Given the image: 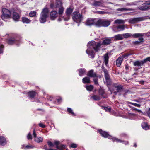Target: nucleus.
Returning a JSON list of instances; mask_svg holds the SVG:
<instances>
[{
    "mask_svg": "<svg viewBox=\"0 0 150 150\" xmlns=\"http://www.w3.org/2000/svg\"><path fill=\"white\" fill-rule=\"evenodd\" d=\"M112 39L110 38H105L103 40L102 43H97L94 41H92L89 43L88 47L91 49H94L96 52L99 50V48L102 45H107L112 43Z\"/></svg>",
    "mask_w": 150,
    "mask_h": 150,
    "instance_id": "1",
    "label": "nucleus"
},
{
    "mask_svg": "<svg viewBox=\"0 0 150 150\" xmlns=\"http://www.w3.org/2000/svg\"><path fill=\"white\" fill-rule=\"evenodd\" d=\"M49 9L47 7L44 8L41 13L39 19L40 22L44 23L47 21V18L48 16Z\"/></svg>",
    "mask_w": 150,
    "mask_h": 150,
    "instance_id": "2",
    "label": "nucleus"
},
{
    "mask_svg": "<svg viewBox=\"0 0 150 150\" xmlns=\"http://www.w3.org/2000/svg\"><path fill=\"white\" fill-rule=\"evenodd\" d=\"M73 20L77 23H79L83 20V17L81 14L78 11H75L73 13L72 15Z\"/></svg>",
    "mask_w": 150,
    "mask_h": 150,
    "instance_id": "3",
    "label": "nucleus"
},
{
    "mask_svg": "<svg viewBox=\"0 0 150 150\" xmlns=\"http://www.w3.org/2000/svg\"><path fill=\"white\" fill-rule=\"evenodd\" d=\"M110 23L108 20L99 19L96 21V25L98 27H107L110 25Z\"/></svg>",
    "mask_w": 150,
    "mask_h": 150,
    "instance_id": "4",
    "label": "nucleus"
},
{
    "mask_svg": "<svg viewBox=\"0 0 150 150\" xmlns=\"http://www.w3.org/2000/svg\"><path fill=\"white\" fill-rule=\"evenodd\" d=\"M150 33H137L132 34L128 33L122 34V36L125 38H128L132 36L134 38H137L139 36H145L148 34H149Z\"/></svg>",
    "mask_w": 150,
    "mask_h": 150,
    "instance_id": "5",
    "label": "nucleus"
},
{
    "mask_svg": "<svg viewBox=\"0 0 150 150\" xmlns=\"http://www.w3.org/2000/svg\"><path fill=\"white\" fill-rule=\"evenodd\" d=\"M2 14L1 17L2 19L5 21V19L10 18L11 15V11L6 8H3L2 9Z\"/></svg>",
    "mask_w": 150,
    "mask_h": 150,
    "instance_id": "6",
    "label": "nucleus"
},
{
    "mask_svg": "<svg viewBox=\"0 0 150 150\" xmlns=\"http://www.w3.org/2000/svg\"><path fill=\"white\" fill-rule=\"evenodd\" d=\"M73 9L74 8L71 7H70L66 9L65 13L66 17L64 16L62 17L64 21H67L70 19L71 14L72 12Z\"/></svg>",
    "mask_w": 150,
    "mask_h": 150,
    "instance_id": "7",
    "label": "nucleus"
},
{
    "mask_svg": "<svg viewBox=\"0 0 150 150\" xmlns=\"http://www.w3.org/2000/svg\"><path fill=\"white\" fill-rule=\"evenodd\" d=\"M98 131L102 137L105 138H108L109 139H111L113 142H114L113 139H115V137L111 136L109 134L108 132L103 131L101 129H99Z\"/></svg>",
    "mask_w": 150,
    "mask_h": 150,
    "instance_id": "8",
    "label": "nucleus"
},
{
    "mask_svg": "<svg viewBox=\"0 0 150 150\" xmlns=\"http://www.w3.org/2000/svg\"><path fill=\"white\" fill-rule=\"evenodd\" d=\"M150 2L146 1L145 3L141 5L138 7V9L142 11H145L150 9Z\"/></svg>",
    "mask_w": 150,
    "mask_h": 150,
    "instance_id": "9",
    "label": "nucleus"
},
{
    "mask_svg": "<svg viewBox=\"0 0 150 150\" xmlns=\"http://www.w3.org/2000/svg\"><path fill=\"white\" fill-rule=\"evenodd\" d=\"M144 64L143 60H137L133 62V65L135 66H137L138 67H135L134 70L135 71H137L138 69L142 68L141 67Z\"/></svg>",
    "mask_w": 150,
    "mask_h": 150,
    "instance_id": "10",
    "label": "nucleus"
},
{
    "mask_svg": "<svg viewBox=\"0 0 150 150\" xmlns=\"http://www.w3.org/2000/svg\"><path fill=\"white\" fill-rule=\"evenodd\" d=\"M96 19L94 18H88L86 21V24L88 26H91L93 25H95L96 21Z\"/></svg>",
    "mask_w": 150,
    "mask_h": 150,
    "instance_id": "11",
    "label": "nucleus"
},
{
    "mask_svg": "<svg viewBox=\"0 0 150 150\" xmlns=\"http://www.w3.org/2000/svg\"><path fill=\"white\" fill-rule=\"evenodd\" d=\"M143 20V17L134 18L130 19L129 20V22L131 24H134Z\"/></svg>",
    "mask_w": 150,
    "mask_h": 150,
    "instance_id": "12",
    "label": "nucleus"
},
{
    "mask_svg": "<svg viewBox=\"0 0 150 150\" xmlns=\"http://www.w3.org/2000/svg\"><path fill=\"white\" fill-rule=\"evenodd\" d=\"M125 29V26L124 25H118L114 27L113 29V30L115 32H117L123 30Z\"/></svg>",
    "mask_w": 150,
    "mask_h": 150,
    "instance_id": "13",
    "label": "nucleus"
},
{
    "mask_svg": "<svg viewBox=\"0 0 150 150\" xmlns=\"http://www.w3.org/2000/svg\"><path fill=\"white\" fill-rule=\"evenodd\" d=\"M57 12L54 10L52 11L50 13V17L51 20H54L58 17Z\"/></svg>",
    "mask_w": 150,
    "mask_h": 150,
    "instance_id": "14",
    "label": "nucleus"
},
{
    "mask_svg": "<svg viewBox=\"0 0 150 150\" xmlns=\"http://www.w3.org/2000/svg\"><path fill=\"white\" fill-rule=\"evenodd\" d=\"M89 43V42L88 43V49L86 50V52L88 55L91 56V58H93L95 56V53L94 51L92 50L93 49L89 48L88 47ZM93 50H94V49H93Z\"/></svg>",
    "mask_w": 150,
    "mask_h": 150,
    "instance_id": "15",
    "label": "nucleus"
},
{
    "mask_svg": "<svg viewBox=\"0 0 150 150\" xmlns=\"http://www.w3.org/2000/svg\"><path fill=\"white\" fill-rule=\"evenodd\" d=\"M113 86L116 89L117 92H119V93L121 92L123 90V86L121 85H119L117 83H113Z\"/></svg>",
    "mask_w": 150,
    "mask_h": 150,
    "instance_id": "16",
    "label": "nucleus"
},
{
    "mask_svg": "<svg viewBox=\"0 0 150 150\" xmlns=\"http://www.w3.org/2000/svg\"><path fill=\"white\" fill-rule=\"evenodd\" d=\"M37 94V92L35 91H29L27 93L28 96L29 98L30 99H32L34 98Z\"/></svg>",
    "mask_w": 150,
    "mask_h": 150,
    "instance_id": "17",
    "label": "nucleus"
},
{
    "mask_svg": "<svg viewBox=\"0 0 150 150\" xmlns=\"http://www.w3.org/2000/svg\"><path fill=\"white\" fill-rule=\"evenodd\" d=\"M87 75L89 78L98 77V76L96 75V73L94 72V70L93 69L89 70L88 72Z\"/></svg>",
    "mask_w": 150,
    "mask_h": 150,
    "instance_id": "18",
    "label": "nucleus"
},
{
    "mask_svg": "<svg viewBox=\"0 0 150 150\" xmlns=\"http://www.w3.org/2000/svg\"><path fill=\"white\" fill-rule=\"evenodd\" d=\"M20 15L16 12H13L12 14V18L15 21H19Z\"/></svg>",
    "mask_w": 150,
    "mask_h": 150,
    "instance_id": "19",
    "label": "nucleus"
},
{
    "mask_svg": "<svg viewBox=\"0 0 150 150\" xmlns=\"http://www.w3.org/2000/svg\"><path fill=\"white\" fill-rule=\"evenodd\" d=\"M101 68L104 73L105 79L110 77L108 71L105 68L103 65H102Z\"/></svg>",
    "mask_w": 150,
    "mask_h": 150,
    "instance_id": "20",
    "label": "nucleus"
},
{
    "mask_svg": "<svg viewBox=\"0 0 150 150\" xmlns=\"http://www.w3.org/2000/svg\"><path fill=\"white\" fill-rule=\"evenodd\" d=\"M105 84H106V85L108 86L109 90H110V86L112 84L113 85V83L112 81L110 79V77L105 78Z\"/></svg>",
    "mask_w": 150,
    "mask_h": 150,
    "instance_id": "21",
    "label": "nucleus"
},
{
    "mask_svg": "<svg viewBox=\"0 0 150 150\" xmlns=\"http://www.w3.org/2000/svg\"><path fill=\"white\" fill-rule=\"evenodd\" d=\"M98 92L99 95H100L102 97L104 98H107V96L105 95L106 93L105 90L103 88H100L99 89Z\"/></svg>",
    "mask_w": 150,
    "mask_h": 150,
    "instance_id": "22",
    "label": "nucleus"
},
{
    "mask_svg": "<svg viewBox=\"0 0 150 150\" xmlns=\"http://www.w3.org/2000/svg\"><path fill=\"white\" fill-rule=\"evenodd\" d=\"M7 143L6 139L2 136H0V145L2 146H4Z\"/></svg>",
    "mask_w": 150,
    "mask_h": 150,
    "instance_id": "23",
    "label": "nucleus"
},
{
    "mask_svg": "<svg viewBox=\"0 0 150 150\" xmlns=\"http://www.w3.org/2000/svg\"><path fill=\"white\" fill-rule=\"evenodd\" d=\"M18 40L13 37H11L8 39V43L9 45H12L17 42Z\"/></svg>",
    "mask_w": 150,
    "mask_h": 150,
    "instance_id": "24",
    "label": "nucleus"
},
{
    "mask_svg": "<svg viewBox=\"0 0 150 150\" xmlns=\"http://www.w3.org/2000/svg\"><path fill=\"white\" fill-rule=\"evenodd\" d=\"M114 140L113 142H117L122 143L125 145H128L129 144V142L128 141H125L119 139L116 137H115V139H113Z\"/></svg>",
    "mask_w": 150,
    "mask_h": 150,
    "instance_id": "25",
    "label": "nucleus"
},
{
    "mask_svg": "<svg viewBox=\"0 0 150 150\" xmlns=\"http://www.w3.org/2000/svg\"><path fill=\"white\" fill-rule=\"evenodd\" d=\"M21 21L23 23L28 24L31 22V20L26 17H23L21 18Z\"/></svg>",
    "mask_w": 150,
    "mask_h": 150,
    "instance_id": "26",
    "label": "nucleus"
},
{
    "mask_svg": "<svg viewBox=\"0 0 150 150\" xmlns=\"http://www.w3.org/2000/svg\"><path fill=\"white\" fill-rule=\"evenodd\" d=\"M63 7L62 3L59 0H57L55 3V8H59L60 7Z\"/></svg>",
    "mask_w": 150,
    "mask_h": 150,
    "instance_id": "27",
    "label": "nucleus"
},
{
    "mask_svg": "<svg viewBox=\"0 0 150 150\" xmlns=\"http://www.w3.org/2000/svg\"><path fill=\"white\" fill-rule=\"evenodd\" d=\"M123 60V57H119L116 60V65L118 67H120Z\"/></svg>",
    "mask_w": 150,
    "mask_h": 150,
    "instance_id": "28",
    "label": "nucleus"
},
{
    "mask_svg": "<svg viewBox=\"0 0 150 150\" xmlns=\"http://www.w3.org/2000/svg\"><path fill=\"white\" fill-rule=\"evenodd\" d=\"M82 81L83 83L84 84H88L91 83L90 78L88 77H86L83 78L82 79Z\"/></svg>",
    "mask_w": 150,
    "mask_h": 150,
    "instance_id": "29",
    "label": "nucleus"
},
{
    "mask_svg": "<svg viewBox=\"0 0 150 150\" xmlns=\"http://www.w3.org/2000/svg\"><path fill=\"white\" fill-rule=\"evenodd\" d=\"M122 34H118L117 35H115L114 37V39L115 40H122L123 38L122 37Z\"/></svg>",
    "mask_w": 150,
    "mask_h": 150,
    "instance_id": "30",
    "label": "nucleus"
},
{
    "mask_svg": "<svg viewBox=\"0 0 150 150\" xmlns=\"http://www.w3.org/2000/svg\"><path fill=\"white\" fill-rule=\"evenodd\" d=\"M79 72V74L80 76H82L83 74H84L86 71V70L83 68L79 69H78Z\"/></svg>",
    "mask_w": 150,
    "mask_h": 150,
    "instance_id": "31",
    "label": "nucleus"
},
{
    "mask_svg": "<svg viewBox=\"0 0 150 150\" xmlns=\"http://www.w3.org/2000/svg\"><path fill=\"white\" fill-rule=\"evenodd\" d=\"M141 126L142 128L145 130H147L149 129V126L146 122H144L142 123Z\"/></svg>",
    "mask_w": 150,
    "mask_h": 150,
    "instance_id": "32",
    "label": "nucleus"
},
{
    "mask_svg": "<svg viewBox=\"0 0 150 150\" xmlns=\"http://www.w3.org/2000/svg\"><path fill=\"white\" fill-rule=\"evenodd\" d=\"M104 62L106 66L107 65L108 62L109 57L108 56V53H106L104 55Z\"/></svg>",
    "mask_w": 150,
    "mask_h": 150,
    "instance_id": "33",
    "label": "nucleus"
},
{
    "mask_svg": "<svg viewBox=\"0 0 150 150\" xmlns=\"http://www.w3.org/2000/svg\"><path fill=\"white\" fill-rule=\"evenodd\" d=\"M91 5L95 6H103L102 3L99 1H95Z\"/></svg>",
    "mask_w": 150,
    "mask_h": 150,
    "instance_id": "34",
    "label": "nucleus"
},
{
    "mask_svg": "<svg viewBox=\"0 0 150 150\" xmlns=\"http://www.w3.org/2000/svg\"><path fill=\"white\" fill-rule=\"evenodd\" d=\"M64 10V8L63 6L59 8L58 12H57V13L58 15H59V16H61L63 14Z\"/></svg>",
    "mask_w": 150,
    "mask_h": 150,
    "instance_id": "35",
    "label": "nucleus"
},
{
    "mask_svg": "<svg viewBox=\"0 0 150 150\" xmlns=\"http://www.w3.org/2000/svg\"><path fill=\"white\" fill-rule=\"evenodd\" d=\"M85 88L86 90L89 91H91L94 88L93 86V85H86L85 86Z\"/></svg>",
    "mask_w": 150,
    "mask_h": 150,
    "instance_id": "36",
    "label": "nucleus"
},
{
    "mask_svg": "<svg viewBox=\"0 0 150 150\" xmlns=\"http://www.w3.org/2000/svg\"><path fill=\"white\" fill-rule=\"evenodd\" d=\"M43 138L41 137H38L35 138L34 140L37 142L40 143L42 142L43 140Z\"/></svg>",
    "mask_w": 150,
    "mask_h": 150,
    "instance_id": "37",
    "label": "nucleus"
},
{
    "mask_svg": "<svg viewBox=\"0 0 150 150\" xmlns=\"http://www.w3.org/2000/svg\"><path fill=\"white\" fill-rule=\"evenodd\" d=\"M92 98L95 100H98L101 99L100 97L97 95H94L92 96Z\"/></svg>",
    "mask_w": 150,
    "mask_h": 150,
    "instance_id": "38",
    "label": "nucleus"
},
{
    "mask_svg": "<svg viewBox=\"0 0 150 150\" xmlns=\"http://www.w3.org/2000/svg\"><path fill=\"white\" fill-rule=\"evenodd\" d=\"M36 12L35 11H31L29 14V16L30 17H33L36 16Z\"/></svg>",
    "mask_w": 150,
    "mask_h": 150,
    "instance_id": "39",
    "label": "nucleus"
},
{
    "mask_svg": "<svg viewBox=\"0 0 150 150\" xmlns=\"http://www.w3.org/2000/svg\"><path fill=\"white\" fill-rule=\"evenodd\" d=\"M67 111L69 113L71 114L73 116H76L75 114L73 112L71 108H68Z\"/></svg>",
    "mask_w": 150,
    "mask_h": 150,
    "instance_id": "40",
    "label": "nucleus"
},
{
    "mask_svg": "<svg viewBox=\"0 0 150 150\" xmlns=\"http://www.w3.org/2000/svg\"><path fill=\"white\" fill-rule=\"evenodd\" d=\"M118 11H132V10L131 8H119L117 9Z\"/></svg>",
    "mask_w": 150,
    "mask_h": 150,
    "instance_id": "41",
    "label": "nucleus"
},
{
    "mask_svg": "<svg viewBox=\"0 0 150 150\" xmlns=\"http://www.w3.org/2000/svg\"><path fill=\"white\" fill-rule=\"evenodd\" d=\"M132 53H127V54H124L122 55V57H123V58H127V57L130 56V55H132Z\"/></svg>",
    "mask_w": 150,
    "mask_h": 150,
    "instance_id": "42",
    "label": "nucleus"
},
{
    "mask_svg": "<svg viewBox=\"0 0 150 150\" xmlns=\"http://www.w3.org/2000/svg\"><path fill=\"white\" fill-rule=\"evenodd\" d=\"M115 23H124V21L123 20H116L115 21Z\"/></svg>",
    "mask_w": 150,
    "mask_h": 150,
    "instance_id": "43",
    "label": "nucleus"
},
{
    "mask_svg": "<svg viewBox=\"0 0 150 150\" xmlns=\"http://www.w3.org/2000/svg\"><path fill=\"white\" fill-rule=\"evenodd\" d=\"M66 146L63 144H61L59 146V147L57 148L60 150H63V148H65Z\"/></svg>",
    "mask_w": 150,
    "mask_h": 150,
    "instance_id": "44",
    "label": "nucleus"
},
{
    "mask_svg": "<svg viewBox=\"0 0 150 150\" xmlns=\"http://www.w3.org/2000/svg\"><path fill=\"white\" fill-rule=\"evenodd\" d=\"M47 144L50 147H52L54 146V145L53 143L50 141H48L47 142Z\"/></svg>",
    "mask_w": 150,
    "mask_h": 150,
    "instance_id": "45",
    "label": "nucleus"
},
{
    "mask_svg": "<svg viewBox=\"0 0 150 150\" xmlns=\"http://www.w3.org/2000/svg\"><path fill=\"white\" fill-rule=\"evenodd\" d=\"M141 41H133L132 42L133 44L136 45H140L142 43L141 42Z\"/></svg>",
    "mask_w": 150,
    "mask_h": 150,
    "instance_id": "46",
    "label": "nucleus"
},
{
    "mask_svg": "<svg viewBox=\"0 0 150 150\" xmlns=\"http://www.w3.org/2000/svg\"><path fill=\"white\" fill-rule=\"evenodd\" d=\"M95 78L94 79H93L94 83L95 85H98V77H95Z\"/></svg>",
    "mask_w": 150,
    "mask_h": 150,
    "instance_id": "47",
    "label": "nucleus"
},
{
    "mask_svg": "<svg viewBox=\"0 0 150 150\" xmlns=\"http://www.w3.org/2000/svg\"><path fill=\"white\" fill-rule=\"evenodd\" d=\"M143 60L144 64L146 63L148 61L150 62V57H147Z\"/></svg>",
    "mask_w": 150,
    "mask_h": 150,
    "instance_id": "48",
    "label": "nucleus"
},
{
    "mask_svg": "<svg viewBox=\"0 0 150 150\" xmlns=\"http://www.w3.org/2000/svg\"><path fill=\"white\" fill-rule=\"evenodd\" d=\"M27 139L28 140L29 139H32V135L31 133H29L28 134L27 136Z\"/></svg>",
    "mask_w": 150,
    "mask_h": 150,
    "instance_id": "49",
    "label": "nucleus"
},
{
    "mask_svg": "<svg viewBox=\"0 0 150 150\" xmlns=\"http://www.w3.org/2000/svg\"><path fill=\"white\" fill-rule=\"evenodd\" d=\"M54 144L56 145V148H58L59 147V142L58 141H55L54 142Z\"/></svg>",
    "mask_w": 150,
    "mask_h": 150,
    "instance_id": "50",
    "label": "nucleus"
},
{
    "mask_svg": "<svg viewBox=\"0 0 150 150\" xmlns=\"http://www.w3.org/2000/svg\"><path fill=\"white\" fill-rule=\"evenodd\" d=\"M120 136L122 137H124L125 138H128V136L127 135V134L125 133H122L121 134Z\"/></svg>",
    "mask_w": 150,
    "mask_h": 150,
    "instance_id": "51",
    "label": "nucleus"
},
{
    "mask_svg": "<svg viewBox=\"0 0 150 150\" xmlns=\"http://www.w3.org/2000/svg\"><path fill=\"white\" fill-rule=\"evenodd\" d=\"M4 46L3 45H0V54L3 52Z\"/></svg>",
    "mask_w": 150,
    "mask_h": 150,
    "instance_id": "52",
    "label": "nucleus"
},
{
    "mask_svg": "<svg viewBox=\"0 0 150 150\" xmlns=\"http://www.w3.org/2000/svg\"><path fill=\"white\" fill-rule=\"evenodd\" d=\"M50 7L51 9L56 8H55V4L54 5L53 3H51Z\"/></svg>",
    "mask_w": 150,
    "mask_h": 150,
    "instance_id": "53",
    "label": "nucleus"
},
{
    "mask_svg": "<svg viewBox=\"0 0 150 150\" xmlns=\"http://www.w3.org/2000/svg\"><path fill=\"white\" fill-rule=\"evenodd\" d=\"M104 109L106 111L110 112L111 110V108L110 107H104Z\"/></svg>",
    "mask_w": 150,
    "mask_h": 150,
    "instance_id": "54",
    "label": "nucleus"
},
{
    "mask_svg": "<svg viewBox=\"0 0 150 150\" xmlns=\"http://www.w3.org/2000/svg\"><path fill=\"white\" fill-rule=\"evenodd\" d=\"M70 147L72 148H76L77 147V145L76 144L72 143L70 145Z\"/></svg>",
    "mask_w": 150,
    "mask_h": 150,
    "instance_id": "55",
    "label": "nucleus"
},
{
    "mask_svg": "<svg viewBox=\"0 0 150 150\" xmlns=\"http://www.w3.org/2000/svg\"><path fill=\"white\" fill-rule=\"evenodd\" d=\"M142 37V36H139L138 37V39L139 41H141V42L142 43L144 42V38Z\"/></svg>",
    "mask_w": 150,
    "mask_h": 150,
    "instance_id": "56",
    "label": "nucleus"
},
{
    "mask_svg": "<svg viewBox=\"0 0 150 150\" xmlns=\"http://www.w3.org/2000/svg\"><path fill=\"white\" fill-rule=\"evenodd\" d=\"M38 125L40 127L42 128H45V125L41 123H39Z\"/></svg>",
    "mask_w": 150,
    "mask_h": 150,
    "instance_id": "57",
    "label": "nucleus"
},
{
    "mask_svg": "<svg viewBox=\"0 0 150 150\" xmlns=\"http://www.w3.org/2000/svg\"><path fill=\"white\" fill-rule=\"evenodd\" d=\"M33 147V146L31 145H27L25 146V148L30 149V148H32Z\"/></svg>",
    "mask_w": 150,
    "mask_h": 150,
    "instance_id": "58",
    "label": "nucleus"
},
{
    "mask_svg": "<svg viewBox=\"0 0 150 150\" xmlns=\"http://www.w3.org/2000/svg\"><path fill=\"white\" fill-rule=\"evenodd\" d=\"M147 114L148 116L150 118V108H149L147 112Z\"/></svg>",
    "mask_w": 150,
    "mask_h": 150,
    "instance_id": "59",
    "label": "nucleus"
},
{
    "mask_svg": "<svg viewBox=\"0 0 150 150\" xmlns=\"http://www.w3.org/2000/svg\"><path fill=\"white\" fill-rule=\"evenodd\" d=\"M133 105H134V106L138 107H141V105L139 104H137L136 103H133Z\"/></svg>",
    "mask_w": 150,
    "mask_h": 150,
    "instance_id": "60",
    "label": "nucleus"
},
{
    "mask_svg": "<svg viewBox=\"0 0 150 150\" xmlns=\"http://www.w3.org/2000/svg\"><path fill=\"white\" fill-rule=\"evenodd\" d=\"M99 14H103L105 13V12L104 11H98L97 12Z\"/></svg>",
    "mask_w": 150,
    "mask_h": 150,
    "instance_id": "61",
    "label": "nucleus"
},
{
    "mask_svg": "<svg viewBox=\"0 0 150 150\" xmlns=\"http://www.w3.org/2000/svg\"><path fill=\"white\" fill-rule=\"evenodd\" d=\"M33 135L34 137H35H35H36L37 135L35 132V129H34L33 131Z\"/></svg>",
    "mask_w": 150,
    "mask_h": 150,
    "instance_id": "62",
    "label": "nucleus"
},
{
    "mask_svg": "<svg viewBox=\"0 0 150 150\" xmlns=\"http://www.w3.org/2000/svg\"><path fill=\"white\" fill-rule=\"evenodd\" d=\"M62 100V98L61 97H59V98L57 99V102L58 103H60Z\"/></svg>",
    "mask_w": 150,
    "mask_h": 150,
    "instance_id": "63",
    "label": "nucleus"
},
{
    "mask_svg": "<svg viewBox=\"0 0 150 150\" xmlns=\"http://www.w3.org/2000/svg\"><path fill=\"white\" fill-rule=\"evenodd\" d=\"M144 81L143 80L140 81L139 82V83L141 85H144Z\"/></svg>",
    "mask_w": 150,
    "mask_h": 150,
    "instance_id": "64",
    "label": "nucleus"
}]
</instances>
